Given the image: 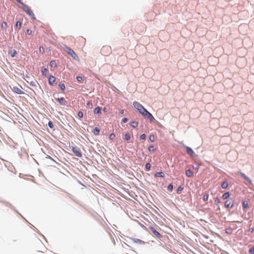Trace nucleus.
Here are the masks:
<instances>
[{"instance_id":"09e8293b","label":"nucleus","mask_w":254,"mask_h":254,"mask_svg":"<svg viewBox=\"0 0 254 254\" xmlns=\"http://www.w3.org/2000/svg\"><path fill=\"white\" fill-rule=\"evenodd\" d=\"M229 232V231H227V230H226V233H228Z\"/></svg>"},{"instance_id":"6e6552de","label":"nucleus","mask_w":254,"mask_h":254,"mask_svg":"<svg viewBox=\"0 0 254 254\" xmlns=\"http://www.w3.org/2000/svg\"><path fill=\"white\" fill-rule=\"evenodd\" d=\"M101 52L104 55L106 54H110L111 52V48L108 46L103 47L101 49Z\"/></svg>"},{"instance_id":"a18cd8bd","label":"nucleus","mask_w":254,"mask_h":254,"mask_svg":"<svg viewBox=\"0 0 254 254\" xmlns=\"http://www.w3.org/2000/svg\"><path fill=\"white\" fill-rule=\"evenodd\" d=\"M124 113V110H121L120 111V113L121 114H123Z\"/></svg>"},{"instance_id":"7ed1b4c3","label":"nucleus","mask_w":254,"mask_h":254,"mask_svg":"<svg viewBox=\"0 0 254 254\" xmlns=\"http://www.w3.org/2000/svg\"><path fill=\"white\" fill-rule=\"evenodd\" d=\"M64 50L74 59L76 60L78 58L75 53L69 47L65 46L64 47Z\"/></svg>"},{"instance_id":"c756f323","label":"nucleus","mask_w":254,"mask_h":254,"mask_svg":"<svg viewBox=\"0 0 254 254\" xmlns=\"http://www.w3.org/2000/svg\"><path fill=\"white\" fill-rule=\"evenodd\" d=\"M148 150L150 152H154L155 150V149L154 148V147L153 145H150L148 147Z\"/></svg>"},{"instance_id":"f3484780","label":"nucleus","mask_w":254,"mask_h":254,"mask_svg":"<svg viewBox=\"0 0 254 254\" xmlns=\"http://www.w3.org/2000/svg\"><path fill=\"white\" fill-rule=\"evenodd\" d=\"M186 174L188 177H191L193 176V172L190 170H187Z\"/></svg>"},{"instance_id":"ddd939ff","label":"nucleus","mask_w":254,"mask_h":254,"mask_svg":"<svg viewBox=\"0 0 254 254\" xmlns=\"http://www.w3.org/2000/svg\"><path fill=\"white\" fill-rule=\"evenodd\" d=\"M248 202L247 201H244L242 203L243 209L244 211H246L248 207Z\"/></svg>"},{"instance_id":"4c0bfd02","label":"nucleus","mask_w":254,"mask_h":254,"mask_svg":"<svg viewBox=\"0 0 254 254\" xmlns=\"http://www.w3.org/2000/svg\"><path fill=\"white\" fill-rule=\"evenodd\" d=\"M77 115L79 118H81L83 116V114L82 112L80 111L78 113Z\"/></svg>"},{"instance_id":"f03ea898","label":"nucleus","mask_w":254,"mask_h":254,"mask_svg":"<svg viewBox=\"0 0 254 254\" xmlns=\"http://www.w3.org/2000/svg\"><path fill=\"white\" fill-rule=\"evenodd\" d=\"M21 8L30 16H31L33 19H35L34 14L30 8L27 5L21 1Z\"/></svg>"},{"instance_id":"4be33fe9","label":"nucleus","mask_w":254,"mask_h":254,"mask_svg":"<svg viewBox=\"0 0 254 254\" xmlns=\"http://www.w3.org/2000/svg\"><path fill=\"white\" fill-rule=\"evenodd\" d=\"M99 132H100V129L97 127H96L93 131V133L95 134V135H98L99 133Z\"/></svg>"},{"instance_id":"1a4fd4ad","label":"nucleus","mask_w":254,"mask_h":254,"mask_svg":"<svg viewBox=\"0 0 254 254\" xmlns=\"http://www.w3.org/2000/svg\"><path fill=\"white\" fill-rule=\"evenodd\" d=\"M149 228H150V230L151 231V232L153 233V234L155 236H156L157 237L159 238L162 237L161 235L158 231H157L154 229V228H153V227H150Z\"/></svg>"},{"instance_id":"412c9836","label":"nucleus","mask_w":254,"mask_h":254,"mask_svg":"<svg viewBox=\"0 0 254 254\" xmlns=\"http://www.w3.org/2000/svg\"><path fill=\"white\" fill-rule=\"evenodd\" d=\"M230 195V192H225L224 193L223 195H222V198L224 199H227V198H228Z\"/></svg>"},{"instance_id":"f257e3e1","label":"nucleus","mask_w":254,"mask_h":254,"mask_svg":"<svg viewBox=\"0 0 254 254\" xmlns=\"http://www.w3.org/2000/svg\"><path fill=\"white\" fill-rule=\"evenodd\" d=\"M133 107L137 109L139 113L142 115H143L144 113L147 111L146 109H145L143 106L137 102H134L133 103Z\"/></svg>"},{"instance_id":"2eb2a0df","label":"nucleus","mask_w":254,"mask_h":254,"mask_svg":"<svg viewBox=\"0 0 254 254\" xmlns=\"http://www.w3.org/2000/svg\"><path fill=\"white\" fill-rule=\"evenodd\" d=\"M165 176L164 174L162 172H157L155 174L154 177H162L164 178Z\"/></svg>"},{"instance_id":"a211bd4d","label":"nucleus","mask_w":254,"mask_h":254,"mask_svg":"<svg viewBox=\"0 0 254 254\" xmlns=\"http://www.w3.org/2000/svg\"><path fill=\"white\" fill-rule=\"evenodd\" d=\"M240 175L246 180H247V181H248V182H249L250 183L251 182V179L249 177H248L247 176H246L245 174H244V173H243L242 172H240Z\"/></svg>"},{"instance_id":"aec40b11","label":"nucleus","mask_w":254,"mask_h":254,"mask_svg":"<svg viewBox=\"0 0 254 254\" xmlns=\"http://www.w3.org/2000/svg\"><path fill=\"white\" fill-rule=\"evenodd\" d=\"M94 113L95 114H101V108L99 107L95 108L94 110Z\"/></svg>"},{"instance_id":"a19ab883","label":"nucleus","mask_w":254,"mask_h":254,"mask_svg":"<svg viewBox=\"0 0 254 254\" xmlns=\"http://www.w3.org/2000/svg\"><path fill=\"white\" fill-rule=\"evenodd\" d=\"M32 31H31V30H30V29H27V30H26V34H27V35H31V34H32Z\"/></svg>"},{"instance_id":"473e14b6","label":"nucleus","mask_w":254,"mask_h":254,"mask_svg":"<svg viewBox=\"0 0 254 254\" xmlns=\"http://www.w3.org/2000/svg\"><path fill=\"white\" fill-rule=\"evenodd\" d=\"M220 203V200L218 197H216L215 199V203L216 205H218Z\"/></svg>"},{"instance_id":"cd10ccee","label":"nucleus","mask_w":254,"mask_h":254,"mask_svg":"<svg viewBox=\"0 0 254 254\" xmlns=\"http://www.w3.org/2000/svg\"><path fill=\"white\" fill-rule=\"evenodd\" d=\"M7 26V23L6 22H3L1 24V28L5 29V28H6Z\"/></svg>"},{"instance_id":"37998d69","label":"nucleus","mask_w":254,"mask_h":254,"mask_svg":"<svg viewBox=\"0 0 254 254\" xmlns=\"http://www.w3.org/2000/svg\"><path fill=\"white\" fill-rule=\"evenodd\" d=\"M76 79L78 82H81L82 80V78L80 76H77Z\"/></svg>"},{"instance_id":"b1692460","label":"nucleus","mask_w":254,"mask_h":254,"mask_svg":"<svg viewBox=\"0 0 254 254\" xmlns=\"http://www.w3.org/2000/svg\"><path fill=\"white\" fill-rule=\"evenodd\" d=\"M21 25H22V23L21 22H20L19 21H17L16 24H15V27L18 28V29H20L21 27Z\"/></svg>"},{"instance_id":"6ab92c4d","label":"nucleus","mask_w":254,"mask_h":254,"mask_svg":"<svg viewBox=\"0 0 254 254\" xmlns=\"http://www.w3.org/2000/svg\"><path fill=\"white\" fill-rule=\"evenodd\" d=\"M133 242L135 243H136V244H139L140 245H142V244H144V242L143 241H142V240H140V239H135L133 240Z\"/></svg>"},{"instance_id":"c9c22d12","label":"nucleus","mask_w":254,"mask_h":254,"mask_svg":"<svg viewBox=\"0 0 254 254\" xmlns=\"http://www.w3.org/2000/svg\"><path fill=\"white\" fill-rule=\"evenodd\" d=\"M173 186L172 184H170L168 186V190L170 191H172L173 190Z\"/></svg>"},{"instance_id":"7c9ffc66","label":"nucleus","mask_w":254,"mask_h":254,"mask_svg":"<svg viewBox=\"0 0 254 254\" xmlns=\"http://www.w3.org/2000/svg\"><path fill=\"white\" fill-rule=\"evenodd\" d=\"M151 168V164L149 163H147L145 164V168L147 171H149Z\"/></svg>"},{"instance_id":"9d476101","label":"nucleus","mask_w":254,"mask_h":254,"mask_svg":"<svg viewBox=\"0 0 254 254\" xmlns=\"http://www.w3.org/2000/svg\"><path fill=\"white\" fill-rule=\"evenodd\" d=\"M56 100L57 101H58L60 104L63 105H65V103H66V101H65L64 98L63 97L58 98L56 99Z\"/></svg>"},{"instance_id":"f704fd0d","label":"nucleus","mask_w":254,"mask_h":254,"mask_svg":"<svg viewBox=\"0 0 254 254\" xmlns=\"http://www.w3.org/2000/svg\"><path fill=\"white\" fill-rule=\"evenodd\" d=\"M48 126L49 127L53 128L54 127V124L51 121H49L48 123Z\"/></svg>"},{"instance_id":"a878e982","label":"nucleus","mask_w":254,"mask_h":254,"mask_svg":"<svg viewBox=\"0 0 254 254\" xmlns=\"http://www.w3.org/2000/svg\"><path fill=\"white\" fill-rule=\"evenodd\" d=\"M209 198V194L207 193H205V194L204 195L203 197V199L204 201H207L208 199Z\"/></svg>"},{"instance_id":"de8ad7c7","label":"nucleus","mask_w":254,"mask_h":254,"mask_svg":"<svg viewBox=\"0 0 254 254\" xmlns=\"http://www.w3.org/2000/svg\"><path fill=\"white\" fill-rule=\"evenodd\" d=\"M229 232V231H227V230H226V233H228Z\"/></svg>"},{"instance_id":"0eeeda50","label":"nucleus","mask_w":254,"mask_h":254,"mask_svg":"<svg viewBox=\"0 0 254 254\" xmlns=\"http://www.w3.org/2000/svg\"><path fill=\"white\" fill-rule=\"evenodd\" d=\"M22 87L21 86H13L12 90L13 92L17 94H21L23 93V92L21 90Z\"/></svg>"},{"instance_id":"8fccbe9b","label":"nucleus","mask_w":254,"mask_h":254,"mask_svg":"<svg viewBox=\"0 0 254 254\" xmlns=\"http://www.w3.org/2000/svg\"><path fill=\"white\" fill-rule=\"evenodd\" d=\"M104 110L106 111V108H104Z\"/></svg>"},{"instance_id":"3c124183","label":"nucleus","mask_w":254,"mask_h":254,"mask_svg":"<svg viewBox=\"0 0 254 254\" xmlns=\"http://www.w3.org/2000/svg\"><path fill=\"white\" fill-rule=\"evenodd\" d=\"M104 110L106 111V108H104Z\"/></svg>"},{"instance_id":"2f4dec72","label":"nucleus","mask_w":254,"mask_h":254,"mask_svg":"<svg viewBox=\"0 0 254 254\" xmlns=\"http://www.w3.org/2000/svg\"><path fill=\"white\" fill-rule=\"evenodd\" d=\"M60 87L62 89V91H64L65 89V85L64 83H60L59 84Z\"/></svg>"},{"instance_id":"dca6fc26","label":"nucleus","mask_w":254,"mask_h":254,"mask_svg":"<svg viewBox=\"0 0 254 254\" xmlns=\"http://www.w3.org/2000/svg\"><path fill=\"white\" fill-rule=\"evenodd\" d=\"M49 72L48 68L46 67H43L42 69V73L43 75L46 76Z\"/></svg>"},{"instance_id":"72a5a7b5","label":"nucleus","mask_w":254,"mask_h":254,"mask_svg":"<svg viewBox=\"0 0 254 254\" xmlns=\"http://www.w3.org/2000/svg\"><path fill=\"white\" fill-rule=\"evenodd\" d=\"M149 140L151 141H154V139H155V136L154 135H150L149 136Z\"/></svg>"},{"instance_id":"58836bf2","label":"nucleus","mask_w":254,"mask_h":254,"mask_svg":"<svg viewBox=\"0 0 254 254\" xmlns=\"http://www.w3.org/2000/svg\"><path fill=\"white\" fill-rule=\"evenodd\" d=\"M115 137V135L114 133H111L109 135V138L111 140L114 139Z\"/></svg>"},{"instance_id":"bb28decb","label":"nucleus","mask_w":254,"mask_h":254,"mask_svg":"<svg viewBox=\"0 0 254 254\" xmlns=\"http://www.w3.org/2000/svg\"><path fill=\"white\" fill-rule=\"evenodd\" d=\"M50 65L52 67H56L57 66L56 63L55 61H52L50 62Z\"/></svg>"},{"instance_id":"79ce46f5","label":"nucleus","mask_w":254,"mask_h":254,"mask_svg":"<svg viewBox=\"0 0 254 254\" xmlns=\"http://www.w3.org/2000/svg\"><path fill=\"white\" fill-rule=\"evenodd\" d=\"M184 189V188L181 187V186H180L178 187V189H177V191H181L183 190Z\"/></svg>"},{"instance_id":"f8f14e48","label":"nucleus","mask_w":254,"mask_h":254,"mask_svg":"<svg viewBox=\"0 0 254 254\" xmlns=\"http://www.w3.org/2000/svg\"><path fill=\"white\" fill-rule=\"evenodd\" d=\"M185 147L186 148L187 153L189 154H190V155L192 156L193 154V153H194V152L192 150V149L191 148H190V147H188V146H185Z\"/></svg>"},{"instance_id":"9b49d317","label":"nucleus","mask_w":254,"mask_h":254,"mask_svg":"<svg viewBox=\"0 0 254 254\" xmlns=\"http://www.w3.org/2000/svg\"><path fill=\"white\" fill-rule=\"evenodd\" d=\"M56 81V78L52 75H50L49 78V83L50 85H53Z\"/></svg>"},{"instance_id":"39448f33","label":"nucleus","mask_w":254,"mask_h":254,"mask_svg":"<svg viewBox=\"0 0 254 254\" xmlns=\"http://www.w3.org/2000/svg\"><path fill=\"white\" fill-rule=\"evenodd\" d=\"M234 203V200L228 199L225 201L224 205L225 207L227 208H232V207H233Z\"/></svg>"},{"instance_id":"423d86ee","label":"nucleus","mask_w":254,"mask_h":254,"mask_svg":"<svg viewBox=\"0 0 254 254\" xmlns=\"http://www.w3.org/2000/svg\"><path fill=\"white\" fill-rule=\"evenodd\" d=\"M72 151L74 153V155L77 157H81L82 154L80 152V149L77 147H72Z\"/></svg>"},{"instance_id":"393cba45","label":"nucleus","mask_w":254,"mask_h":254,"mask_svg":"<svg viewBox=\"0 0 254 254\" xmlns=\"http://www.w3.org/2000/svg\"><path fill=\"white\" fill-rule=\"evenodd\" d=\"M228 184L227 182H223L221 185V187L223 189H226L228 187Z\"/></svg>"},{"instance_id":"20e7f679","label":"nucleus","mask_w":254,"mask_h":254,"mask_svg":"<svg viewBox=\"0 0 254 254\" xmlns=\"http://www.w3.org/2000/svg\"><path fill=\"white\" fill-rule=\"evenodd\" d=\"M142 116L144 117V118L149 120V121L150 123L153 122V121L154 120H155V119L153 117V116L152 115V114L151 113H150L149 112H148L147 111Z\"/></svg>"},{"instance_id":"c03bdc74","label":"nucleus","mask_w":254,"mask_h":254,"mask_svg":"<svg viewBox=\"0 0 254 254\" xmlns=\"http://www.w3.org/2000/svg\"><path fill=\"white\" fill-rule=\"evenodd\" d=\"M128 119L127 118H123L122 120V123H126L127 122Z\"/></svg>"},{"instance_id":"4468645a","label":"nucleus","mask_w":254,"mask_h":254,"mask_svg":"<svg viewBox=\"0 0 254 254\" xmlns=\"http://www.w3.org/2000/svg\"><path fill=\"white\" fill-rule=\"evenodd\" d=\"M8 54L11 56V57H14L17 54L16 51L15 50H10L8 52Z\"/></svg>"},{"instance_id":"e433bc0d","label":"nucleus","mask_w":254,"mask_h":254,"mask_svg":"<svg viewBox=\"0 0 254 254\" xmlns=\"http://www.w3.org/2000/svg\"><path fill=\"white\" fill-rule=\"evenodd\" d=\"M140 138L142 140H144L146 138V135L145 134H142L140 136Z\"/></svg>"},{"instance_id":"5701e85b","label":"nucleus","mask_w":254,"mask_h":254,"mask_svg":"<svg viewBox=\"0 0 254 254\" xmlns=\"http://www.w3.org/2000/svg\"><path fill=\"white\" fill-rule=\"evenodd\" d=\"M130 126L133 127H136L138 126V123L136 122H132L130 123Z\"/></svg>"},{"instance_id":"49530a36","label":"nucleus","mask_w":254,"mask_h":254,"mask_svg":"<svg viewBox=\"0 0 254 254\" xmlns=\"http://www.w3.org/2000/svg\"><path fill=\"white\" fill-rule=\"evenodd\" d=\"M81 39L82 41H83V42H85V39L83 38L82 37H81L80 38H79V40Z\"/></svg>"},{"instance_id":"c85d7f7f","label":"nucleus","mask_w":254,"mask_h":254,"mask_svg":"<svg viewBox=\"0 0 254 254\" xmlns=\"http://www.w3.org/2000/svg\"><path fill=\"white\" fill-rule=\"evenodd\" d=\"M130 139V135L129 133H126L125 135V139L129 140Z\"/></svg>"},{"instance_id":"ea45409f","label":"nucleus","mask_w":254,"mask_h":254,"mask_svg":"<svg viewBox=\"0 0 254 254\" xmlns=\"http://www.w3.org/2000/svg\"><path fill=\"white\" fill-rule=\"evenodd\" d=\"M250 254H254V247L251 248L249 250Z\"/></svg>"}]
</instances>
